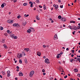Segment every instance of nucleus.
Wrapping results in <instances>:
<instances>
[{
    "label": "nucleus",
    "mask_w": 80,
    "mask_h": 80,
    "mask_svg": "<svg viewBox=\"0 0 80 80\" xmlns=\"http://www.w3.org/2000/svg\"><path fill=\"white\" fill-rule=\"evenodd\" d=\"M60 70H62V71H61V72H64V71H63V69H62V68L60 67V69H59Z\"/></svg>",
    "instance_id": "nucleus-17"
},
{
    "label": "nucleus",
    "mask_w": 80,
    "mask_h": 80,
    "mask_svg": "<svg viewBox=\"0 0 80 80\" xmlns=\"http://www.w3.org/2000/svg\"><path fill=\"white\" fill-rule=\"evenodd\" d=\"M25 62L26 63H28V62H27V58H25Z\"/></svg>",
    "instance_id": "nucleus-16"
},
{
    "label": "nucleus",
    "mask_w": 80,
    "mask_h": 80,
    "mask_svg": "<svg viewBox=\"0 0 80 80\" xmlns=\"http://www.w3.org/2000/svg\"><path fill=\"white\" fill-rule=\"evenodd\" d=\"M80 58H78V59H76V60H78V61H79L80 60Z\"/></svg>",
    "instance_id": "nucleus-47"
},
{
    "label": "nucleus",
    "mask_w": 80,
    "mask_h": 80,
    "mask_svg": "<svg viewBox=\"0 0 80 80\" xmlns=\"http://www.w3.org/2000/svg\"><path fill=\"white\" fill-rule=\"evenodd\" d=\"M27 32L28 33H30L31 32V30L28 29L27 31Z\"/></svg>",
    "instance_id": "nucleus-14"
},
{
    "label": "nucleus",
    "mask_w": 80,
    "mask_h": 80,
    "mask_svg": "<svg viewBox=\"0 0 80 80\" xmlns=\"http://www.w3.org/2000/svg\"><path fill=\"white\" fill-rule=\"evenodd\" d=\"M29 16V15L28 14H27V15L26 14L24 15V17H28Z\"/></svg>",
    "instance_id": "nucleus-28"
},
{
    "label": "nucleus",
    "mask_w": 80,
    "mask_h": 80,
    "mask_svg": "<svg viewBox=\"0 0 80 80\" xmlns=\"http://www.w3.org/2000/svg\"><path fill=\"white\" fill-rule=\"evenodd\" d=\"M73 56H74V55H73V54H72L71 55V57H73Z\"/></svg>",
    "instance_id": "nucleus-63"
},
{
    "label": "nucleus",
    "mask_w": 80,
    "mask_h": 80,
    "mask_svg": "<svg viewBox=\"0 0 80 80\" xmlns=\"http://www.w3.org/2000/svg\"><path fill=\"white\" fill-rule=\"evenodd\" d=\"M34 74V71H32L30 73L29 76L31 77H32V76Z\"/></svg>",
    "instance_id": "nucleus-2"
},
{
    "label": "nucleus",
    "mask_w": 80,
    "mask_h": 80,
    "mask_svg": "<svg viewBox=\"0 0 80 80\" xmlns=\"http://www.w3.org/2000/svg\"><path fill=\"white\" fill-rule=\"evenodd\" d=\"M72 29L73 30H77V27L75 26H73L72 27Z\"/></svg>",
    "instance_id": "nucleus-3"
},
{
    "label": "nucleus",
    "mask_w": 80,
    "mask_h": 80,
    "mask_svg": "<svg viewBox=\"0 0 80 80\" xmlns=\"http://www.w3.org/2000/svg\"><path fill=\"white\" fill-rule=\"evenodd\" d=\"M11 37H12V38H14V37H15V36H14V35H12L11 36Z\"/></svg>",
    "instance_id": "nucleus-32"
},
{
    "label": "nucleus",
    "mask_w": 80,
    "mask_h": 80,
    "mask_svg": "<svg viewBox=\"0 0 80 80\" xmlns=\"http://www.w3.org/2000/svg\"><path fill=\"white\" fill-rule=\"evenodd\" d=\"M19 62L20 63H22V60L21 59L19 60Z\"/></svg>",
    "instance_id": "nucleus-29"
},
{
    "label": "nucleus",
    "mask_w": 80,
    "mask_h": 80,
    "mask_svg": "<svg viewBox=\"0 0 80 80\" xmlns=\"http://www.w3.org/2000/svg\"><path fill=\"white\" fill-rule=\"evenodd\" d=\"M36 3H39V0H37L36 1Z\"/></svg>",
    "instance_id": "nucleus-38"
},
{
    "label": "nucleus",
    "mask_w": 80,
    "mask_h": 80,
    "mask_svg": "<svg viewBox=\"0 0 80 80\" xmlns=\"http://www.w3.org/2000/svg\"><path fill=\"white\" fill-rule=\"evenodd\" d=\"M36 18L37 20H40V18H39L38 16H36Z\"/></svg>",
    "instance_id": "nucleus-15"
},
{
    "label": "nucleus",
    "mask_w": 80,
    "mask_h": 80,
    "mask_svg": "<svg viewBox=\"0 0 80 80\" xmlns=\"http://www.w3.org/2000/svg\"><path fill=\"white\" fill-rule=\"evenodd\" d=\"M31 29L32 30V32H35V30L34 29L32 28H31Z\"/></svg>",
    "instance_id": "nucleus-33"
},
{
    "label": "nucleus",
    "mask_w": 80,
    "mask_h": 80,
    "mask_svg": "<svg viewBox=\"0 0 80 80\" xmlns=\"http://www.w3.org/2000/svg\"><path fill=\"white\" fill-rule=\"evenodd\" d=\"M77 76H78V77H80V74H78L77 75Z\"/></svg>",
    "instance_id": "nucleus-35"
},
{
    "label": "nucleus",
    "mask_w": 80,
    "mask_h": 80,
    "mask_svg": "<svg viewBox=\"0 0 80 80\" xmlns=\"http://www.w3.org/2000/svg\"><path fill=\"white\" fill-rule=\"evenodd\" d=\"M42 72H43V73H44V72H45V70L44 69H42Z\"/></svg>",
    "instance_id": "nucleus-45"
},
{
    "label": "nucleus",
    "mask_w": 80,
    "mask_h": 80,
    "mask_svg": "<svg viewBox=\"0 0 80 80\" xmlns=\"http://www.w3.org/2000/svg\"><path fill=\"white\" fill-rule=\"evenodd\" d=\"M27 5H28L27 3H25L23 4V5H24V6H27Z\"/></svg>",
    "instance_id": "nucleus-24"
},
{
    "label": "nucleus",
    "mask_w": 80,
    "mask_h": 80,
    "mask_svg": "<svg viewBox=\"0 0 80 80\" xmlns=\"http://www.w3.org/2000/svg\"><path fill=\"white\" fill-rule=\"evenodd\" d=\"M68 27V28H70V27H72V26H69Z\"/></svg>",
    "instance_id": "nucleus-61"
},
{
    "label": "nucleus",
    "mask_w": 80,
    "mask_h": 80,
    "mask_svg": "<svg viewBox=\"0 0 80 80\" xmlns=\"http://www.w3.org/2000/svg\"><path fill=\"white\" fill-rule=\"evenodd\" d=\"M74 70L75 72H78V69L77 68L74 69Z\"/></svg>",
    "instance_id": "nucleus-18"
},
{
    "label": "nucleus",
    "mask_w": 80,
    "mask_h": 80,
    "mask_svg": "<svg viewBox=\"0 0 80 80\" xmlns=\"http://www.w3.org/2000/svg\"><path fill=\"white\" fill-rule=\"evenodd\" d=\"M29 4H31V5L30 6V7H33V2L30 1L29 2Z\"/></svg>",
    "instance_id": "nucleus-9"
},
{
    "label": "nucleus",
    "mask_w": 80,
    "mask_h": 80,
    "mask_svg": "<svg viewBox=\"0 0 80 80\" xmlns=\"http://www.w3.org/2000/svg\"><path fill=\"white\" fill-rule=\"evenodd\" d=\"M60 54H61V55H62V54H63V52H61L60 53Z\"/></svg>",
    "instance_id": "nucleus-51"
},
{
    "label": "nucleus",
    "mask_w": 80,
    "mask_h": 80,
    "mask_svg": "<svg viewBox=\"0 0 80 80\" xmlns=\"http://www.w3.org/2000/svg\"><path fill=\"white\" fill-rule=\"evenodd\" d=\"M17 23H14L13 24V27H16V26H17Z\"/></svg>",
    "instance_id": "nucleus-23"
},
{
    "label": "nucleus",
    "mask_w": 80,
    "mask_h": 80,
    "mask_svg": "<svg viewBox=\"0 0 80 80\" xmlns=\"http://www.w3.org/2000/svg\"><path fill=\"white\" fill-rule=\"evenodd\" d=\"M10 73H8L7 74H8V75H7L8 77H10Z\"/></svg>",
    "instance_id": "nucleus-37"
},
{
    "label": "nucleus",
    "mask_w": 80,
    "mask_h": 80,
    "mask_svg": "<svg viewBox=\"0 0 80 80\" xmlns=\"http://www.w3.org/2000/svg\"><path fill=\"white\" fill-rule=\"evenodd\" d=\"M57 58H59V56H57Z\"/></svg>",
    "instance_id": "nucleus-58"
},
{
    "label": "nucleus",
    "mask_w": 80,
    "mask_h": 80,
    "mask_svg": "<svg viewBox=\"0 0 80 80\" xmlns=\"http://www.w3.org/2000/svg\"><path fill=\"white\" fill-rule=\"evenodd\" d=\"M43 47L44 48H45V47H46V46L45 45H43Z\"/></svg>",
    "instance_id": "nucleus-54"
},
{
    "label": "nucleus",
    "mask_w": 80,
    "mask_h": 80,
    "mask_svg": "<svg viewBox=\"0 0 80 80\" xmlns=\"http://www.w3.org/2000/svg\"><path fill=\"white\" fill-rule=\"evenodd\" d=\"M39 8H42V6H39Z\"/></svg>",
    "instance_id": "nucleus-56"
},
{
    "label": "nucleus",
    "mask_w": 80,
    "mask_h": 80,
    "mask_svg": "<svg viewBox=\"0 0 80 80\" xmlns=\"http://www.w3.org/2000/svg\"><path fill=\"white\" fill-rule=\"evenodd\" d=\"M46 74V73H43V75H45Z\"/></svg>",
    "instance_id": "nucleus-57"
},
{
    "label": "nucleus",
    "mask_w": 80,
    "mask_h": 80,
    "mask_svg": "<svg viewBox=\"0 0 80 80\" xmlns=\"http://www.w3.org/2000/svg\"><path fill=\"white\" fill-rule=\"evenodd\" d=\"M51 21V23H53V22H54V21H53V20H52Z\"/></svg>",
    "instance_id": "nucleus-59"
},
{
    "label": "nucleus",
    "mask_w": 80,
    "mask_h": 80,
    "mask_svg": "<svg viewBox=\"0 0 80 80\" xmlns=\"http://www.w3.org/2000/svg\"><path fill=\"white\" fill-rule=\"evenodd\" d=\"M60 8H63V5H60Z\"/></svg>",
    "instance_id": "nucleus-46"
},
{
    "label": "nucleus",
    "mask_w": 80,
    "mask_h": 80,
    "mask_svg": "<svg viewBox=\"0 0 80 80\" xmlns=\"http://www.w3.org/2000/svg\"><path fill=\"white\" fill-rule=\"evenodd\" d=\"M14 39H17V37L16 36H14Z\"/></svg>",
    "instance_id": "nucleus-39"
},
{
    "label": "nucleus",
    "mask_w": 80,
    "mask_h": 80,
    "mask_svg": "<svg viewBox=\"0 0 80 80\" xmlns=\"http://www.w3.org/2000/svg\"><path fill=\"white\" fill-rule=\"evenodd\" d=\"M61 20L62 22H65V21L67 20L66 18H62L61 19Z\"/></svg>",
    "instance_id": "nucleus-7"
},
{
    "label": "nucleus",
    "mask_w": 80,
    "mask_h": 80,
    "mask_svg": "<svg viewBox=\"0 0 80 80\" xmlns=\"http://www.w3.org/2000/svg\"><path fill=\"white\" fill-rule=\"evenodd\" d=\"M13 1L14 3H15L17 2V0H13Z\"/></svg>",
    "instance_id": "nucleus-50"
},
{
    "label": "nucleus",
    "mask_w": 80,
    "mask_h": 80,
    "mask_svg": "<svg viewBox=\"0 0 80 80\" xmlns=\"http://www.w3.org/2000/svg\"><path fill=\"white\" fill-rule=\"evenodd\" d=\"M1 42L3 43H5V39H3L2 40Z\"/></svg>",
    "instance_id": "nucleus-19"
},
{
    "label": "nucleus",
    "mask_w": 80,
    "mask_h": 80,
    "mask_svg": "<svg viewBox=\"0 0 80 80\" xmlns=\"http://www.w3.org/2000/svg\"><path fill=\"white\" fill-rule=\"evenodd\" d=\"M15 80H18V78H15Z\"/></svg>",
    "instance_id": "nucleus-62"
},
{
    "label": "nucleus",
    "mask_w": 80,
    "mask_h": 80,
    "mask_svg": "<svg viewBox=\"0 0 80 80\" xmlns=\"http://www.w3.org/2000/svg\"><path fill=\"white\" fill-rule=\"evenodd\" d=\"M57 56H61V55H60V54H58L57 55Z\"/></svg>",
    "instance_id": "nucleus-49"
},
{
    "label": "nucleus",
    "mask_w": 80,
    "mask_h": 80,
    "mask_svg": "<svg viewBox=\"0 0 80 80\" xmlns=\"http://www.w3.org/2000/svg\"><path fill=\"white\" fill-rule=\"evenodd\" d=\"M58 18H59V19H61V18H62V16H61L60 15L58 16Z\"/></svg>",
    "instance_id": "nucleus-25"
},
{
    "label": "nucleus",
    "mask_w": 80,
    "mask_h": 80,
    "mask_svg": "<svg viewBox=\"0 0 80 80\" xmlns=\"http://www.w3.org/2000/svg\"><path fill=\"white\" fill-rule=\"evenodd\" d=\"M64 78H67V75H66L64 77Z\"/></svg>",
    "instance_id": "nucleus-48"
},
{
    "label": "nucleus",
    "mask_w": 80,
    "mask_h": 80,
    "mask_svg": "<svg viewBox=\"0 0 80 80\" xmlns=\"http://www.w3.org/2000/svg\"><path fill=\"white\" fill-rule=\"evenodd\" d=\"M23 73L22 72H20L19 73V76H23Z\"/></svg>",
    "instance_id": "nucleus-8"
},
{
    "label": "nucleus",
    "mask_w": 80,
    "mask_h": 80,
    "mask_svg": "<svg viewBox=\"0 0 80 80\" xmlns=\"http://www.w3.org/2000/svg\"><path fill=\"white\" fill-rule=\"evenodd\" d=\"M7 32L8 33H10V30H8L7 31Z\"/></svg>",
    "instance_id": "nucleus-41"
},
{
    "label": "nucleus",
    "mask_w": 80,
    "mask_h": 80,
    "mask_svg": "<svg viewBox=\"0 0 80 80\" xmlns=\"http://www.w3.org/2000/svg\"><path fill=\"white\" fill-rule=\"evenodd\" d=\"M2 75H4L5 74V72H3V71H2Z\"/></svg>",
    "instance_id": "nucleus-34"
},
{
    "label": "nucleus",
    "mask_w": 80,
    "mask_h": 80,
    "mask_svg": "<svg viewBox=\"0 0 80 80\" xmlns=\"http://www.w3.org/2000/svg\"><path fill=\"white\" fill-rule=\"evenodd\" d=\"M10 73V71H7V74Z\"/></svg>",
    "instance_id": "nucleus-43"
},
{
    "label": "nucleus",
    "mask_w": 80,
    "mask_h": 80,
    "mask_svg": "<svg viewBox=\"0 0 80 80\" xmlns=\"http://www.w3.org/2000/svg\"><path fill=\"white\" fill-rule=\"evenodd\" d=\"M53 6L54 7H55V6H56V5H55V4H54L53 5Z\"/></svg>",
    "instance_id": "nucleus-60"
},
{
    "label": "nucleus",
    "mask_w": 80,
    "mask_h": 80,
    "mask_svg": "<svg viewBox=\"0 0 80 80\" xmlns=\"http://www.w3.org/2000/svg\"><path fill=\"white\" fill-rule=\"evenodd\" d=\"M45 62L47 63V64H49L50 62H49V60L48 58H46L45 60Z\"/></svg>",
    "instance_id": "nucleus-1"
},
{
    "label": "nucleus",
    "mask_w": 80,
    "mask_h": 80,
    "mask_svg": "<svg viewBox=\"0 0 80 80\" xmlns=\"http://www.w3.org/2000/svg\"><path fill=\"white\" fill-rule=\"evenodd\" d=\"M30 50L29 48H26L24 49V51H26L27 52H28Z\"/></svg>",
    "instance_id": "nucleus-10"
},
{
    "label": "nucleus",
    "mask_w": 80,
    "mask_h": 80,
    "mask_svg": "<svg viewBox=\"0 0 80 80\" xmlns=\"http://www.w3.org/2000/svg\"><path fill=\"white\" fill-rule=\"evenodd\" d=\"M22 54L21 53L19 55H18V54L17 56V57L18 58H20V57H22Z\"/></svg>",
    "instance_id": "nucleus-6"
},
{
    "label": "nucleus",
    "mask_w": 80,
    "mask_h": 80,
    "mask_svg": "<svg viewBox=\"0 0 80 80\" xmlns=\"http://www.w3.org/2000/svg\"><path fill=\"white\" fill-rule=\"evenodd\" d=\"M78 53H80V50H79L78 51Z\"/></svg>",
    "instance_id": "nucleus-64"
},
{
    "label": "nucleus",
    "mask_w": 80,
    "mask_h": 80,
    "mask_svg": "<svg viewBox=\"0 0 80 80\" xmlns=\"http://www.w3.org/2000/svg\"><path fill=\"white\" fill-rule=\"evenodd\" d=\"M22 24L24 26H25L26 24H27V22L26 21H25L24 22H22Z\"/></svg>",
    "instance_id": "nucleus-13"
},
{
    "label": "nucleus",
    "mask_w": 80,
    "mask_h": 80,
    "mask_svg": "<svg viewBox=\"0 0 80 80\" xmlns=\"http://www.w3.org/2000/svg\"><path fill=\"white\" fill-rule=\"evenodd\" d=\"M53 78H50V80H53Z\"/></svg>",
    "instance_id": "nucleus-44"
},
{
    "label": "nucleus",
    "mask_w": 80,
    "mask_h": 80,
    "mask_svg": "<svg viewBox=\"0 0 80 80\" xmlns=\"http://www.w3.org/2000/svg\"><path fill=\"white\" fill-rule=\"evenodd\" d=\"M3 46L5 48H7V45H6V44H4Z\"/></svg>",
    "instance_id": "nucleus-31"
},
{
    "label": "nucleus",
    "mask_w": 80,
    "mask_h": 80,
    "mask_svg": "<svg viewBox=\"0 0 80 80\" xmlns=\"http://www.w3.org/2000/svg\"><path fill=\"white\" fill-rule=\"evenodd\" d=\"M77 29H78V30H79V29H80V26H78L77 27Z\"/></svg>",
    "instance_id": "nucleus-36"
},
{
    "label": "nucleus",
    "mask_w": 80,
    "mask_h": 80,
    "mask_svg": "<svg viewBox=\"0 0 80 80\" xmlns=\"http://www.w3.org/2000/svg\"><path fill=\"white\" fill-rule=\"evenodd\" d=\"M70 23H75V21H70Z\"/></svg>",
    "instance_id": "nucleus-20"
},
{
    "label": "nucleus",
    "mask_w": 80,
    "mask_h": 80,
    "mask_svg": "<svg viewBox=\"0 0 80 80\" xmlns=\"http://www.w3.org/2000/svg\"><path fill=\"white\" fill-rule=\"evenodd\" d=\"M0 30H3V27H0Z\"/></svg>",
    "instance_id": "nucleus-26"
},
{
    "label": "nucleus",
    "mask_w": 80,
    "mask_h": 80,
    "mask_svg": "<svg viewBox=\"0 0 80 80\" xmlns=\"http://www.w3.org/2000/svg\"><path fill=\"white\" fill-rule=\"evenodd\" d=\"M73 60H74V59H70V62H71V63H72V62H73Z\"/></svg>",
    "instance_id": "nucleus-30"
},
{
    "label": "nucleus",
    "mask_w": 80,
    "mask_h": 80,
    "mask_svg": "<svg viewBox=\"0 0 80 80\" xmlns=\"http://www.w3.org/2000/svg\"><path fill=\"white\" fill-rule=\"evenodd\" d=\"M8 23H12L13 22V20H8L7 21Z\"/></svg>",
    "instance_id": "nucleus-4"
},
{
    "label": "nucleus",
    "mask_w": 80,
    "mask_h": 80,
    "mask_svg": "<svg viewBox=\"0 0 80 80\" xmlns=\"http://www.w3.org/2000/svg\"><path fill=\"white\" fill-rule=\"evenodd\" d=\"M20 17H21V16H18L17 17V18L18 19V18H20Z\"/></svg>",
    "instance_id": "nucleus-42"
},
{
    "label": "nucleus",
    "mask_w": 80,
    "mask_h": 80,
    "mask_svg": "<svg viewBox=\"0 0 80 80\" xmlns=\"http://www.w3.org/2000/svg\"><path fill=\"white\" fill-rule=\"evenodd\" d=\"M54 40H56V39H58V38L57 37V35L55 34L54 36Z\"/></svg>",
    "instance_id": "nucleus-11"
},
{
    "label": "nucleus",
    "mask_w": 80,
    "mask_h": 80,
    "mask_svg": "<svg viewBox=\"0 0 80 80\" xmlns=\"http://www.w3.org/2000/svg\"><path fill=\"white\" fill-rule=\"evenodd\" d=\"M16 27L18 28L20 27V25L18 24L17 23Z\"/></svg>",
    "instance_id": "nucleus-27"
},
{
    "label": "nucleus",
    "mask_w": 80,
    "mask_h": 80,
    "mask_svg": "<svg viewBox=\"0 0 80 80\" xmlns=\"http://www.w3.org/2000/svg\"><path fill=\"white\" fill-rule=\"evenodd\" d=\"M72 51V53H74V52H75V50H71Z\"/></svg>",
    "instance_id": "nucleus-40"
},
{
    "label": "nucleus",
    "mask_w": 80,
    "mask_h": 80,
    "mask_svg": "<svg viewBox=\"0 0 80 80\" xmlns=\"http://www.w3.org/2000/svg\"><path fill=\"white\" fill-rule=\"evenodd\" d=\"M58 5H56L55 7V9H57H57H58Z\"/></svg>",
    "instance_id": "nucleus-22"
},
{
    "label": "nucleus",
    "mask_w": 80,
    "mask_h": 80,
    "mask_svg": "<svg viewBox=\"0 0 80 80\" xmlns=\"http://www.w3.org/2000/svg\"><path fill=\"white\" fill-rule=\"evenodd\" d=\"M7 4H6V3H2L1 6V8H3V7H5V6H6V5Z\"/></svg>",
    "instance_id": "nucleus-5"
},
{
    "label": "nucleus",
    "mask_w": 80,
    "mask_h": 80,
    "mask_svg": "<svg viewBox=\"0 0 80 80\" xmlns=\"http://www.w3.org/2000/svg\"><path fill=\"white\" fill-rule=\"evenodd\" d=\"M37 55L40 57L41 55V53L40 52H38Z\"/></svg>",
    "instance_id": "nucleus-12"
},
{
    "label": "nucleus",
    "mask_w": 80,
    "mask_h": 80,
    "mask_svg": "<svg viewBox=\"0 0 80 80\" xmlns=\"http://www.w3.org/2000/svg\"><path fill=\"white\" fill-rule=\"evenodd\" d=\"M58 2H59V3H60L61 2V0H58Z\"/></svg>",
    "instance_id": "nucleus-53"
},
{
    "label": "nucleus",
    "mask_w": 80,
    "mask_h": 80,
    "mask_svg": "<svg viewBox=\"0 0 80 80\" xmlns=\"http://www.w3.org/2000/svg\"><path fill=\"white\" fill-rule=\"evenodd\" d=\"M16 68H17V69H19V67L18 66H17Z\"/></svg>",
    "instance_id": "nucleus-55"
},
{
    "label": "nucleus",
    "mask_w": 80,
    "mask_h": 80,
    "mask_svg": "<svg viewBox=\"0 0 80 80\" xmlns=\"http://www.w3.org/2000/svg\"><path fill=\"white\" fill-rule=\"evenodd\" d=\"M66 50H67V51H68V50H69V49H68V48H67V49H66Z\"/></svg>",
    "instance_id": "nucleus-52"
},
{
    "label": "nucleus",
    "mask_w": 80,
    "mask_h": 80,
    "mask_svg": "<svg viewBox=\"0 0 80 80\" xmlns=\"http://www.w3.org/2000/svg\"><path fill=\"white\" fill-rule=\"evenodd\" d=\"M43 8H44V10H46V9H47V8L46 7V6H45V5H44Z\"/></svg>",
    "instance_id": "nucleus-21"
}]
</instances>
